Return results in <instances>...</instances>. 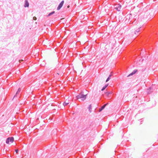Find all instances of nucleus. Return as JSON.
<instances>
[{"label":"nucleus","mask_w":158,"mask_h":158,"mask_svg":"<svg viewBox=\"0 0 158 158\" xmlns=\"http://www.w3.org/2000/svg\"><path fill=\"white\" fill-rule=\"evenodd\" d=\"M21 90V89L20 88H19V89H18V91H17L15 95L14 96V97H15V96H16V95L18 94L19 93H20V92Z\"/></svg>","instance_id":"nucleus-12"},{"label":"nucleus","mask_w":158,"mask_h":158,"mask_svg":"<svg viewBox=\"0 0 158 158\" xmlns=\"http://www.w3.org/2000/svg\"><path fill=\"white\" fill-rule=\"evenodd\" d=\"M14 141V138L13 137H8L6 139V143L7 144H9L10 142L11 143H13Z\"/></svg>","instance_id":"nucleus-2"},{"label":"nucleus","mask_w":158,"mask_h":158,"mask_svg":"<svg viewBox=\"0 0 158 158\" xmlns=\"http://www.w3.org/2000/svg\"><path fill=\"white\" fill-rule=\"evenodd\" d=\"M29 6V3L27 0H25V4L24 7H28Z\"/></svg>","instance_id":"nucleus-7"},{"label":"nucleus","mask_w":158,"mask_h":158,"mask_svg":"<svg viewBox=\"0 0 158 158\" xmlns=\"http://www.w3.org/2000/svg\"><path fill=\"white\" fill-rule=\"evenodd\" d=\"M64 2L63 0L59 4V5L57 8V10H59L63 6V5L64 3Z\"/></svg>","instance_id":"nucleus-3"},{"label":"nucleus","mask_w":158,"mask_h":158,"mask_svg":"<svg viewBox=\"0 0 158 158\" xmlns=\"http://www.w3.org/2000/svg\"><path fill=\"white\" fill-rule=\"evenodd\" d=\"M56 74H57L58 75H59V74L58 73H57Z\"/></svg>","instance_id":"nucleus-22"},{"label":"nucleus","mask_w":158,"mask_h":158,"mask_svg":"<svg viewBox=\"0 0 158 158\" xmlns=\"http://www.w3.org/2000/svg\"><path fill=\"white\" fill-rule=\"evenodd\" d=\"M108 84H107L106 85H105L104 86H103L101 90L102 91H103L108 86Z\"/></svg>","instance_id":"nucleus-11"},{"label":"nucleus","mask_w":158,"mask_h":158,"mask_svg":"<svg viewBox=\"0 0 158 158\" xmlns=\"http://www.w3.org/2000/svg\"><path fill=\"white\" fill-rule=\"evenodd\" d=\"M106 94L108 97H109L110 95H111L112 93L110 91H107L105 92Z\"/></svg>","instance_id":"nucleus-9"},{"label":"nucleus","mask_w":158,"mask_h":158,"mask_svg":"<svg viewBox=\"0 0 158 158\" xmlns=\"http://www.w3.org/2000/svg\"><path fill=\"white\" fill-rule=\"evenodd\" d=\"M88 109H89V111L90 112H91V109H92V106H91V104L89 106V107H88Z\"/></svg>","instance_id":"nucleus-13"},{"label":"nucleus","mask_w":158,"mask_h":158,"mask_svg":"<svg viewBox=\"0 0 158 158\" xmlns=\"http://www.w3.org/2000/svg\"><path fill=\"white\" fill-rule=\"evenodd\" d=\"M69 104V102L67 103L65 102L63 103V105L64 106H66L67 105H68Z\"/></svg>","instance_id":"nucleus-15"},{"label":"nucleus","mask_w":158,"mask_h":158,"mask_svg":"<svg viewBox=\"0 0 158 158\" xmlns=\"http://www.w3.org/2000/svg\"><path fill=\"white\" fill-rule=\"evenodd\" d=\"M69 6H68V8H69Z\"/></svg>","instance_id":"nucleus-23"},{"label":"nucleus","mask_w":158,"mask_h":158,"mask_svg":"<svg viewBox=\"0 0 158 158\" xmlns=\"http://www.w3.org/2000/svg\"><path fill=\"white\" fill-rule=\"evenodd\" d=\"M15 152H16V153H18V151H19V150H16L15 151Z\"/></svg>","instance_id":"nucleus-20"},{"label":"nucleus","mask_w":158,"mask_h":158,"mask_svg":"<svg viewBox=\"0 0 158 158\" xmlns=\"http://www.w3.org/2000/svg\"><path fill=\"white\" fill-rule=\"evenodd\" d=\"M83 92H81L79 94L76 96V98L77 99H81V101H83L86 98V95H85L83 94Z\"/></svg>","instance_id":"nucleus-1"},{"label":"nucleus","mask_w":158,"mask_h":158,"mask_svg":"<svg viewBox=\"0 0 158 158\" xmlns=\"http://www.w3.org/2000/svg\"><path fill=\"white\" fill-rule=\"evenodd\" d=\"M23 60H19V62L20 63H21L22 62H23Z\"/></svg>","instance_id":"nucleus-21"},{"label":"nucleus","mask_w":158,"mask_h":158,"mask_svg":"<svg viewBox=\"0 0 158 158\" xmlns=\"http://www.w3.org/2000/svg\"><path fill=\"white\" fill-rule=\"evenodd\" d=\"M55 13V12L54 11H53L52 12H51L49 13L48 15H47L48 16H49L51 15H52L53 14H54Z\"/></svg>","instance_id":"nucleus-14"},{"label":"nucleus","mask_w":158,"mask_h":158,"mask_svg":"<svg viewBox=\"0 0 158 158\" xmlns=\"http://www.w3.org/2000/svg\"><path fill=\"white\" fill-rule=\"evenodd\" d=\"M153 91V89L151 87L149 88L147 90V92L148 94H150Z\"/></svg>","instance_id":"nucleus-6"},{"label":"nucleus","mask_w":158,"mask_h":158,"mask_svg":"<svg viewBox=\"0 0 158 158\" xmlns=\"http://www.w3.org/2000/svg\"><path fill=\"white\" fill-rule=\"evenodd\" d=\"M134 75L133 73H132V72L130 74H129L128 76L127 77H129L131 76H132V75Z\"/></svg>","instance_id":"nucleus-17"},{"label":"nucleus","mask_w":158,"mask_h":158,"mask_svg":"<svg viewBox=\"0 0 158 158\" xmlns=\"http://www.w3.org/2000/svg\"><path fill=\"white\" fill-rule=\"evenodd\" d=\"M108 104V103H107V104H105L103 106H101V108L99 109V112L101 111L103 109H104L105 108V107L106 106V105Z\"/></svg>","instance_id":"nucleus-5"},{"label":"nucleus","mask_w":158,"mask_h":158,"mask_svg":"<svg viewBox=\"0 0 158 158\" xmlns=\"http://www.w3.org/2000/svg\"><path fill=\"white\" fill-rule=\"evenodd\" d=\"M134 75L133 73H132V72L130 74H129L128 76L127 77H129L131 76H132V75Z\"/></svg>","instance_id":"nucleus-18"},{"label":"nucleus","mask_w":158,"mask_h":158,"mask_svg":"<svg viewBox=\"0 0 158 158\" xmlns=\"http://www.w3.org/2000/svg\"><path fill=\"white\" fill-rule=\"evenodd\" d=\"M137 72V70L136 69H135L132 72V73L133 74H135Z\"/></svg>","instance_id":"nucleus-16"},{"label":"nucleus","mask_w":158,"mask_h":158,"mask_svg":"<svg viewBox=\"0 0 158 158\" xmlns=\"http://www.w3.org/2000/svg\"><path fill=\"white\" fill-rule=\"evenodd\" d=\"M112 76V74H110L106 80V82H108L110 79V77Z\"/></svg>","instance_id":"nucleus-10"},{"label":"nucleus","mask_w":158,"mask_h":158,"mask_svg":"<svg viewBox=\"0 0 158 158\" xmlns=\"http://www.w3.org/2000/svg\"><path fill=\"white\" fill-rule=\"evenodd\" d=\"M36 19H36V18L35 17V16H34V17H33V19L34 20H36Z\"/></svg>","instance_id":"nucleus-19"},{"label":"nucleus","mask_w":158,"mask_h":158,"mask_svg":"<svg viewBox=\"0 0 158 158\" xmlns=\"http://www.w3.org/2000/svg\"><path fill=\"white\" fill-rule=\"evenodd\" d=\"M118 5V7H115V9L118 11H119L120 10V9H121V5L119 4Z\"/></svg>","instance_id":"nucleus-8"},{"label":"nucleus","mask_w":158,"mask_h":158,"mask_svg":"<svg viewBox=\"0 0 158 158\" xmlns=\"http://www.w3.org/2000/svg\"><path fill=\"white\" fill-rule=\"evenodd\" d=\"M143 30V27H141L136 29L135 32V34H138V32L141 31L142 30Z\"/></svg>","instance_id":"nucleus-4"}]
</instances>
